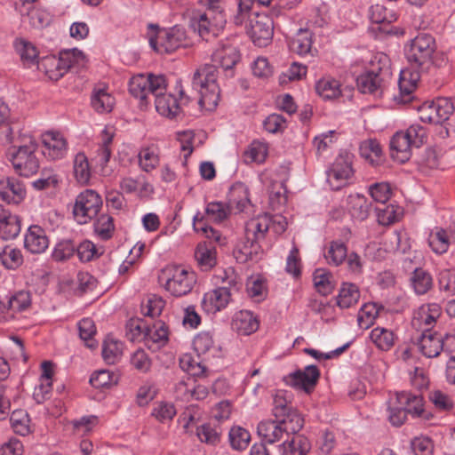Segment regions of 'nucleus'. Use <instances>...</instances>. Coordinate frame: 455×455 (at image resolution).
<instances>
[{
  "mask_svg": "<svg viewBox=\"0 0 455 455\" xmlns=\"http://www.w3.org/2000/svg\"><path fill=\"white\" fill-rule=\"evenodd\" d=\"M437 45L435 38L429 33L420 32L404 45V56L414 72L402 70L398 82L399 95L395 100L403 104L413 99L420 73H427L434 66Z\"/></svg>",
  "mask_w": 455,
  "mask_h": 455,
  "instance_id": "obj_1",
  "label": "nucleus"
},
{
  "mask_svg": "<svg viewBox=\"0 0 455 455\" xmlns=\"http://www.w3.org/2000/svg\"><path fill=\"white\" fill-rule=\"evenodd\" d=\"M176 91L179 98L172 93H165L166 80L163 75L139 74L132 77L129 83V92L140 100L141 105H148V96L155 98L156 111L166 117L175 118L181 112L182 105L189 101V97L184 92L180 83H177Z\"/></svg>",
  "mask_w": 455,
  "mask_h": 455,
  "instance_id": "obj_2",
  "label": "nucleus"
},
{
  "mask_svg": "<svg viewBox=\"0 0 455 455\" xmlns=\"http://www.w3.org/2000/svg\"><path fill=\"white\" fill-rule=\"evenodd\" d=\"M273 414L275 419L260 421L257 427L258 435L262 441L275 443L281 441L285 435L297 434L304 425V419L297 410L288 405L282 396L274 400Z\"/></svg>",
  "mask_w": 455,
  "mask_h": 455,
  "instance_id": "obj_3",
  "label": "nucleus"
},
{
  "mask_svg": "<svg viewBox=\"0 0 455 455\" xmlns=\"http://www.w3.org/2000/svg\"><path fill=\"white\" fill-rule=\"evenodd\" d=\"M217 73L215 65H205L196 70L192 80L193 89L197 91L200 96L199 105L208 111L215 109L220 99Z\"/></svg>",
  "mask_w": 455,
  "mask_h": 455,
  "instance_id": "obj_4",
  "label": "nucleus"
},
{
  "mask_svg": "<svg viewBox=\"0 0 455 455\" xmlns=\"http://www.w3.org/2000/svg\"><path fill=\"white\" fill-rule=\"evenodd\" d=\"M158 283L174 297L191 292L196 283V274L182 266L168 265L158 275Z\"/></svg>",
  "mask_w": 455,
  "mask_h": 455,
  "instance_id": "obj_5",
  "label": "nucleus"
},
{
  "mask_svg": "<svg viewBox=\"0 0 455 455\" xmlns=\"http://www.w3.org/2000/svg\"><path fill=\"white\" fill-rule=\"evenodd\" d=\"M37 143L32 137H25L21 145H13L8 150L9 159L14 171L20 176L30 177L40 167L36 152Z\"/></svg>",
  "mask_w": 455,
  "mask_h": 455,
  "instance_id": "obj_6",
  "label": "nucleus"
},
{
  "mask_svg": "<svg viewBox=\"0 0 455 455\" xmlns=\"http://www.w3.org/2000/svg\"><path fill=\"white\" fill-rule=\"evenodd\" d=\"M387 63V56L379 57L377 61L371 60V67L356 77V86L362 93H382L391 74Z\"/></svg>",
  "mask_w": 455,
  "mask_h": 455,
  "instance_id": "obj_7",
  "label": "nucleus"
},
{
  "mask_svg": "<svg viewBox=\"0 0 455 455\" xmlns=\"http://www.w3.org/2000/svg\"><path fill=\"white\" fill-rule=\"evenodd\" d=\"M426 139V132L419 124L411 125L406 131L395 132L390 140L393 159L404 163L411 156V147L419 148Z\"/></svg>",
  "mask_w": 455,
  "mask_h": 455,
  "instance_id": "obj_8",
  "label": "nucleus"
},
{
  "mask_svg": "<svg viewBox=\"0 0 455 455\" xmlns=\"http://www.w3.org/2000/svg\"><path fill=\"white\" fill-rule=\"evenodd\" d=\"M103 205L100 195L93 189H85L76 197L72 214L76 223L84 225L98 217Z\"/></svg>",
  "mask_w": 455,
  "mask_h": 455,
  "instance_id": "obj_9",
  "label": "nucleus"
},
{
  "mask_svg": "<svg viewBox=\"0 0 455 455\" xmlns=\"http://www.w3.org/2000/svg\"><path fill=\"white\" fill-rule=\"evenodd\" d=\"M148 28L157 30L156 36L149 39L150 46L156 52L172 53L178 48L187 45L186 30L180 26L160 29L157 25L149 24Z\"/></svg>",
  "mask_w": 455,
  "mask_h": 455,
  "instance_id": "obj_10",
  "label": "nucleus"
},
{
  "mask_svg": "<svg viewBox=\"0 0 455 455\" xmlns=\"http://www.w3.org/2000/svg\"><path fill=\"white\" fill-rule=\"evenodd\" d=\"M231 275L228 272L225 271L226 278H223V283L228 286H221L206 292L204 296L202 306L205 312L208 314H214L225 308L230 301L231 291L238 289L236 277L234 276V271L230 270Z\"/></svg>",
  "mask_w": 455,
  "mask_h": 455,
  "instance_id": "obj_11",
  "label": "nucleus"
},
{
  "mask_svg": "<svg viewBox=\"0 0 455 455\" xmlns=\"http://www.w3.org/2000/svg\"><path fill=\"white\" fill-rule=\"evenodd\" d=\"M74 52H61L59 57L48 55L40 59L37 62V68L44 73L48 79L58 81L60 79L74 64Z\"/></svg>",
  "mask_w": 455,
  "mask_h": 455,
  "instance_id": "obj_12",
  "label": "nucleus"
},
{
  "mask_svg": "<svg viewBox=\"0 0 455 455\" xmlns=\"http://www.w3.org/2000/svg\"><path fill=\"white\" fill-rule=\"evenodd\" d=\"M247 32L255 45L267 46L273 38L274 21L266 13L255 12L249 18Z\"/></svg>",
  "mask_w": 455,
  "mask_h": 455,
  "instance_id": "obj_13",
  "label": "nucleus"
},
{
  "mask_svg": "<svg viewBox=\"0 0 455 455\" xmlns=\"http://www.w3.org/2000/svg\"><path fill=\"white\" fill-rule=\"evenodd\" d=\"M190 22L192 28L203 39L208 41L211 37L218 35L225 24L226 19L224 14L211 15L209 12H204L194 15Z\"/></svg>",
  "mask_w": 455,
  "mask_h": 455,
  "instance_id": "obj_14",
  "label": "nucleus"
},
{
  "mask_svg": "<svg viewBox=\"0 0 455 455\" xmlns=\"http://www.w3.org/2000/svg\"><path fill=\"white\" fill-rule=\"evenodd\" d=\"M320 371L316 365H307L303 370H297L285 377L286 383L296 388L311 394L319 380Z\"/></svg>",
  "mask_w": 455,
  "mask_h": 455,
  "instance_id": "obj_15",
  "label": "nucleus"
},
{
  "mask_svg": "<svg viewBox=\"0 0 455 455\" xmlns=\"http://www.w3.org/2000/svg\"><path fill=\"white\" fill-rule=\"evenodd\" d=\"M352 175V163L348 156H339L327 171V181L331 189L339 190L348 183Z\"/></svg>",
  "mask_w": 455,
  "mask_h": 455,
  "instance_id": "obj_16",
  "label": "nucleus"
},
{
  "mask_svg": "<svg viewBox=\"0 0 455 455\" xmlns=\"http://www.w3.org/2000/svg\"><path fill=\"white\" fill-rule=\"evenodd\" d=\"M241 55L238 49L229 44L220 45L212 53V60L226 72V76H234V67L240 61Z\"/></svg>",
  "mask_w": 455,
  "mask_h": 455,
  "instance_id": "obj_17",
  "label": "nucleus"
},
{
  "mask_svg": "<svg viewBox=\"0 0 455 455\" xmlns=\"http://www.w3.org/2000/svg\"><path fill=\"white\" fill-rule=\"evenodd\" d=\"M42 142L43 154L50 160H60L66 156L68 144L61 134L48 132L43 135Z\"/></svg>",
  "mask_w": 455,
  "mask_h": 455,
  "instance_id": "obj_18",
  "label": "nucleus"
},
{
  "mask_svg": "<svg viewBox=\"0 0 455 455\" xmlns=\"http://www.w3.org/2000/svg\"><path fill=\"white\" fill-rule=\"evenodd\" d=\"M14 8L22 17V20H28L33 28H41L49 23L48 12L36 8L35 3L14 2Z\"/></svg>",
  "mask_w": 455,
  "mask_h": 455,
  "instance_id": "obj_19",
  "label": "nucleus"
},
{
  "mask_svg": "<svg viewBox=\"0 0 455 455\" xmlns=\"http://www.w3.org/2000/svg\"><path fill=\"white\" fill-rule=\"evenodd\" d=\"M442 307L437 303H428L420 306L414 313L412 324L414 326H424L423 331H431V327L442 315Z\"/></svg>",
  "mask_w": 455,
  "mask_h": 455,
  "instance_id": "obj_20",
  "label": "nucleus"
},
{
  "mask_svg": "<svg viewBox=\"0 0 455 455\" xmlns=\"http://www.w3.org/2000/svg\"><path fill=\"white\" fill-rule=\"evenodd\" d=\"M26 196L25 186L15 178L0 180V199L7 204H18Z\"/></svg>",
  "mask_w": 455,
  "mask_h": 455,
  "instance_id": "obj_21",
  "label": "nucleus"
},
{
  "mask_svg": "<svg viewBox=\"0 0 455 455\" xmlns=\"http://www.w3.org/2000/svg\"><path fill=\"white\" fill-rule=\"evenodd\" d=\"M193 347L197 355L206 360L222 356L221 347L214 343L212 335L208 331L199 332L194 338Z\"/></svg>",
  "mask_w": 455,
  "mask_h": 455,
  "instance_id": "obj_22",
  "label": "nucleus"
},
{
  "mask_svg": "<svg viewBox=\"0 0 455 455\" xmlns=\"http://www.w3.org/2000/svg\"><path fill=\"white\" fill-rule=\"evenodd\" d=\"M24 246L31 253L44 252L49 246V240L44 229L37 225L30 226L25 235Z\"/></svg>",
  "mask_w": 455,
  "mask_h": 455,
  "instance_id": "obj_23",
  "label": "nucleus"
},
{
  "mask_svg": "<svg viewBox=\"0 0 455 455\" xmlns=\"http://www.w3.org/2000/svg\"><path fill=\"white\" fill-rule=\"evenodd\" d=\"M20 230V218L0 205V237L3 240L14 239Z\"/></svg>",
  "mask_w": 455,
  "mask_h": 455,
  "instance_id": "obj_24",
  "label": "nucleus"
},
{
  "mask_svg": "<svg viewBox=\"0 0 455 455\" xmlns=\"http://www.w3.org/2000/svg\"><path fill=\"white\" fill-rule=\"evenodd\" d=\"M271 219L268 215L258 216L248 220L244 227V235L247 239H251L260 244L265 239L270 228Z\"/></svg>",
  "mask_w": 455,
  "mask_h": 455,
  "instance_id": "obj_25",
  "label": "nucleus"
},
{
  "mask_svg": "<svg viewBox=\"0 0 455 455\" xmlns=\"http://www.w3.org/2000/svg\"><path fill=\"white\" fill-rule=\"evenodd\" d=\"M261 252V245L251 239H247L245 235L237 242L233 251L235 259L240 263L258 260Z\"/></svg>",
  "mask_w": 455,
  "mask_h": 455,
  "instance_id": "obj_26",
  "label": "nucleus"
},
{
  "mask_svg": "<svg viewBox=\"0 0 455 455\" xmlns=\"http://www.w3.org/2000/svg\"><path fill=\"white\" fill-rule=\"evenodd\" d=\"M168 341V329L162 321H157L152 325H148L144 334L145 345L149 349H158Z\"/></svg>",
  "mask_w": 455,
  "mask_h": 455,
  "instance_id": "obj_27",
  "label": "nucleus"
},
{
  "mask_svg": "<svg viewBox=\"0 0 455 455\" xmlns=\"http://www.w3.org/2000/svg\"><path fill=\"white\" fill-rule=\"evenodd\" d=\"M443 335L438 332L423 331L418 340L420 352L428 358L437 357L443 351Z\"/></svg>",
  "mask_w": 455,
  "mask_h": 455,
  "instance_id": "obj_28",
  "label": "nucleus"
},
{
  "mask_svg": "<svg viewBox=\"0 0 455 455\" xmlns=\"http://www.w3.org/2000/svg\"><path fill=\"white\" fill-rule=\"evenodd\" d=\"M259 323L257 317L249 310L237 312L232 320V328L239 334L250 335L259 328Z\"/></svg>",
  "mask_w": 455,
  "mask_h": 455,
  "instance_id": "obj_29",
  "label": "nucleus"
},
{
  "mask_svg": "<svg viewBox=\"0 0 455 455\" xmlns=\"http://www.w3.org/2000/svg\"><path fill=\"white\" fill-rule=\"evenodd\" d=\"M216 248L211 241L197 244L195 250V259L201 270L209 271L216 265Z\"/></svg>",
  "mask_w": 455,
  "mask_h": 455,
  "instance_id": "obj_30",
  "label": "nucleus"
},
{
  "mask_svg": "<svg viewBox=\"0 0 455 455\" xmlns=\"http://www.w3.org/2000/svg\"><path fill=\"white\" fill-rule=\"evenodd\" d=\"M13 47L24 67L30 68L36 64L37 65L39 52L34 44L24 38H16L13 42Z\"/></svg>",
  "mask_w": 455,
  "mask_h": 455,
  "instance_id": "obj_31",
  "label": "nucleus"
},
{
  "mask_svg": "<svg viewBox=\"0 0 455 455\" xmlns=\"http://www.w3.org/2000/svg\"><path fill=\"white\" fill-rule=\"evenodd\" d=\"M228 201L230 208L235 206L238 212H243L251 203L248 188L243 182H235L229 188Z\"/></svg>",
  "mask_w": 455,
  "mask_h": 455,
  "instance_id": "obj_32",
  "label": "nucleus"
},
{
  "mask_svg": "<svg viewBox=\"0 0 455 455\" xmlns=\"http://www.w3.org/2000/svg\"><path fill=\"white\" fill-rule=\"evenodd\" d=\"M311 449L309 440L300 435H292L290 440L283 442L280 447L282 455H307Z\"/></svg>",
  "mask_w": 455,
  "mask_h": 455,
  "instance_id": "obj_33",
  "label": "nucleus"
},
{
  "mask_svg": "<svg viewBox=\"0 0 455 455\" xmlns=\"http://www.w3.org/2000/svg\"><path fill=\"white\" fill-rule=\"evenodd\" d=\"M395 403L402 404L410 414L419 417L423 412V397L419 394L407 391L395 393Z\"/></svg>",
  "mask_w": 455,
  "mask_h": 455,
  "instance_id": "obj_34",
  "label": "nucleus"
},
{
  "mask_svg": "<svg viewBox=\"0 0 455 455\" xmlns=\"http://www.w3.org/2000/svg\"><path fill=\"white\" fill-rule=\"evenodd\" d=\"M411 286L417 295H424L433 288L431 274L422 267H416L410 277Z\"/></svg>",
  "mask_w": 455,
  "mask_h": 455,
  "instance_id": "obj_35",
  "label": "nucleus"
},
{
  "mask_svg": "<svg viewBox=\"0 0 455 455\" xmlns=\"http://www.w3.org/2000/svg\"><path fill=\"white\" fill-rule=\"evenodd\" d=\"M91 105L92 108L100 113H109L115 105V98L104 88H95L91 97Z\"/></svg>",
  "mask_w": 455,
  "mask_h": 455,
  "instance_id": "obj_36",
  "label": "nucleus"
},
{
  "mask_svg": "<svg viewBox=\"0 0 455 455\" xmlns=\"http://www.w3.org/2000/svg\"><path fill=\"white\" fill-rule=\"evenodd\" d=\"M0 261L9 270H16L23 264L21 251L12 244H6L0 249Z\"/></svg>",
  "mask_w": 455,
  "mask_h": 455,
  "instance_id": "obj_37",
  "label": "nucleus"
},
{
  "mask_svg": "<svg viewBox=\"0 0 455 455\" xmlns=\"http://www.w3.org/2000/svg\"><path fill=\"white\" fill-rule=\"evenodd\" d=\"M349 212L351 216L357 220H364L368 218L371 203L367 198L359 194L350 195L347 198Z\"/></svg>",
  "mask_w": 455,
  "mask_h": 455,
  "instance_id": "obj_38",
  "label": "nucleus"
},
{
  "mask_svg": "<svg viewBox=\"0 0 455 455\" xmlns=\"http://www.w3.org/2000/svg\"><path fill=\"white\" fill-rule=\"evenodd\" d=\"M231 213V209L228 204L219 201L210 202L206 204L204 214V221H212L214 223H221L226 220Z\"/></svg>",
  "mask_w": 455,
  "mask_h": 455,
  "instance_id": "obj_39",
  "label": "nucleus"
},
{
  "mask_svg": "<svg viewBox=\"0 0 455 455\" xmlns=\"http://www.w3.org/2000/svg\"><path fill=\"white\" fill-rule=\"evenodd\" d=\"M360 299V291L355 283H342L337 296V305L340 308H348L355 305Z\"/></svg>",
  "mask_w": 455,
  "mask_h": 455,
  "instance_id": "obj_40",
  "label": "nucleus"
},
{
  "mask_svg": "<svg viewBox=\"0 0 455 455\" xmlns=\"http://www.w3.org/2000/svg\"><path fill=\"white\" fill-rule=\"evenodd\" d=\"M193 228L195 231L201 232L209 240L223 245L226 243V238L222 236L219 230L214 229L204 221V216L201 212H196L193 218Z\"/></svg>",
  "mask_w": 455,
  "mask_h": 455,
  "instance_id": "obj_41",
  "label": "nucleus"
},
{
  "mask_svg": "<svg viewBox=\"0 0 455 455\" xmlns=\"http://www.w3.org/2000/svg\"><path fill=\"white\" fill-rule=\"evenodd\" d=\"M314 284L316 291L323 295L327 296L332 292L335 287V283L332 274L324 269L317 268L313 274Z\"/></svg>",
  "mask_w": 455,
  "mask_h": 455,
  "instance_id": "obj_42",
  "label": "nucleus"
},
{
  "mask_svg": "<svg viewBox=\"0 0 455 455\" xmlns=\"http://www.w3.org/2000/svg\"><path fill=\"white\" fill-rule=\"evenodd\" d=\"M315 91L323 100L337 99L341 94L339 82L331 77L320 79L315 84Z\"/></svg>",
  "mask_w": 455,
  "mask_h": 455,
  "instance_id": "obj_43",
  "label": "nucleus"
},
{
  "mask_svg": "<svg viewBox=\"0 0 455 455\" xmlns=\"http://www.w3.org/2000/svg\"><path fill=\"white\" fill-rule=\"evenodd\" d=\"M80 339L90 349H95L98 347V341L94 339L96 335V326L92 318L86 317L80 320L77 323Z\"/></svg>",
  "mask_w": 455,
  "mask_h": 455,
  "instance_id": "obj_44",
  "label": "nucleus"
},
{
  "mask_svg": "<svg viewBox=\"0 0 455 455\" xmlns=\"http://www.w3.org/2000/svg\"><path fill=\"white\" fill-rule=\"evenodd\" d=\"M291 52L299 55L307 54L312 47V34L307 29H299L289 43Z\"/></svg>",
  "mask_w": 455,
  "mask_h": 455,
  "instance_id": "obj_45",
  "label": "nucleus"
},
{
  "mask_svg": "<svg viewBox=\"0 0 455 455\" xmlns=\"http://www.w3.org/2000/svg\"><path fill=\"white\" fill-rule=\"evenodd\" d=\"M124 344L113 338L108 337L102 345V357L108 364L117 363L123 355Z\"/></svg>",
  "mask_w": 455,
  "mask_h": 455,
  "instance_id": "obj_46",
  "label": "nucleus"
},
{
  "mask_svg": "<svg viewBox=\"0 0 455 455\" xmlns=\"http://www.w3.org/2000/svg\"><path fill=\"white\" fill-rule=\"evenodd\" d=\"M370 338L378 348L388 351L395 344V334L391 330L376 327L371 330Z\"/></svg>",
  "mask_w": 455,
  "mask_h": 455,
  "instance_id": "obj_47",
  "label": "nucleus"
},
{
  "mask_svg": "<svg viewBox=\"0 0 455 455\" xmlns=\"http://www.w3.org/2000/svg\"><path fill=\"white\" fill-rule=\"evenodd\" d=\"M396 13L391 8V4H376L370 8V19L373 23L387 22L389 24L396 20Z\"/></svg>",
  "mask_w": 455,
  "mask_h": 455,
  "instance_id": "obj_48",
  "label": "nucleus"
},
{
  "mask_svg": "<svg viewBox=\"0 0 455 455\" xmlns=\"http://www.w3.org/2000/svg\"><path fill=\"white\" fill-rule=\"evenodd\" d=\"M427 241L432 251L439 255L445 253L450 247V238L443 228H436L429 234Z\"/></svg>",
  "mask_w": 455,
  "mask_h": 455,
  "instance_id": "obj_49",
  "label": "nucleus"
},
{
  "mask_svg": "<svg viewBox=\"0 0 455 455\" xmlns=\"http://www.w3.org/2000/svg\"><path fill=\"white\" fill-rule=\"evenodd\" d=\"M347 254V247L345 243L336 240L330 243L325 259L330 265L338 267L346 260Z\"/></svg>",
  "mask_w": 455,
  "mask_h": 455,
  "instance_id": "obj_50",
  "label": "nucleus"
},
{
  "mask_svg": "<svg viewBox=\"0 0 455 455\" xmlns=\"http://www.w3.org/2000/svg\"><path fill=\"white\" fill-rule=\"evenodd\" d=\"M267 156V146L266 143L253 140L247 150L243 153L244 162L246 164L257 163L262 164L265 162Z\"/></svg>",
  "mask_w": 455,
  "mask_h": 455,
  "instance_id": "obj_51",
  "label": "nucleus"
},
{
  "mask_svg": "<svg viewBox=\"0 0 455 455\" xmlns=\"http://www.w3.org/2000/svg\"><path fill=\"white\" fill-rule=\"evenodd\" d=\"M376 303H366L359 310L357 315L358 325L362 329H368L373 323L379 314V309Z\"/></svg>",
  "mask_w": 455,
  "mask_h": 455,
  "instance_id": "obj_52",
  "label": "nucleus"
},
{
  "mask_svg": "<svg viewBox=\"0 0 455 455\" xmlns=\"http://www.w3.org/2000/svg\"><path fill=\"white\" fill-rule=\"evenodd\" d=\"M29 422L28 414L24 410H16L10 417V423L13 431L23 436L30 433Z\"/></svg>",
  "mask_w": 455,
  "mask_h": 455,
  "instance_id": "obj_53",
  "label": "nucleus"
},
{
  "mask_svg": "<svg viewBox=\"0 0 455 455\" xmlns=\"http://www.w3.org/2000/svg\"><path fill=\"white\" fill-rule=\"evenodd\" d=\"M229 443L234 450H245L251 441V434L245 428L235 426L228 434Z\"/></svg>",
  "mask_w": 455,
  "mask_h": 455,
  "instance_id": "obj_54",
  "label": "nucleus"
},
{
  "mask_svg": "<svg viewBox=\"0 0 455 455\" xmlns=\"http://www.w3.org/2000/svg\"><path fill=\"white\" fill-rule=\"evenodd\" d=\"M74 174L77 182L87 184L91 178V169L87 156L84 153H78L74 159Z\"/></svg>",
  "mask_w": 455,
  "mask_h": 455,
  "instance_id": "obj_55",
  "label": "nucleus"
},
{
  "mask_svg": "<svg viewBox=\"0 0 455 455\" xmlns=\"http://www.w3.org/2000/svg\"><path fill=\"white\" fill-rule=\"evenodd\" d=\"M94 232L102 240H108L112 237L115 231L114 219L108 214H101L93 224Z\"/></svg>",
  "mask_w": 455,
  "mask_h": 455,
  "instance_id": "obj_56",
  "label": "nucleus"
},
{
  "mask_svg": "<svg viewBox=\"0 0 455 455\" xmlns=\"http://www.w3.org/2000/svg\"><path fill=\"white\" fill-rule=\"evenodd\" d=\"M360 155L372 164L377 163L382 154L380 144L376 140H367L360 144Z\"/></svg>",
  "mask_w": 455,
  "mask_h": 455,
  "instance_id": "obj_57",
  "label": "nucleus"
},
{
  "mask_svg": "<svg viewBox=\"0 0 455 455\" xmlns=\"http://www.w3.org/2000/svg\"><path fill=\"white\" fill-rule=\"evenodd\" d=\"M76 252V244L72 240L59 242L52 251V259L56 261H64L70 259Z\"/></svg>",
  "mask_w": 455,
  "mask_h": 455,
  "instance_id": "obj_58",
  "label": "nucleus"
},
{
  "mask_svg": "<svg viewBox=\"0 0 455 455\" xmlns=\"http://www.w3.org/2000/svg\"><path fill=\"white\" fill-rule=\"evenodd\" d=\"M196 435L201 442L207 444L216 445L220 441V432L209 423L198 427Z\"/></svg>",
  "mask_w": 455,
  "mask_h": 455,
  "instance_id": "obj_59",
  "label": "nucleus"
},
{
  "mask_svg": "<svg viewBox=\"0 0 455 455\" xmlns=\"http://www.w3.org/2000/svg\"><path fill=\"white\" fill-rule=\"evenodd\" d=\"M30 303V293L27 291H19L9 299L8 309L12 312H20L27 309Z\"/></svg>",
  "mask_w": 455,
  "mask_h": 455,
  "instance_id": "obj_60",
  "label": "nucleus"
},
{
  "mask_svg": "<svg viewBox=\"0 0 455 455\" xmlns=\"http://www.w3.org/2000/svg\"><path fill=\"white\" fill-rule=\"evenodd\" d=\"M438 124L449 119L450 116L455 111L453 99L440 97L434 100Z\"/></svg>",
  "mask_w": 455,
  "mask_h": 455,
  "instance_id": "obj_61",
  "label": "nucleus"
},
{
  "mask_svg": "<svg viewBox=\"0 0 455 455\" xmlns=\"http://www.w3.org/2000/svg\"><path fill=\"white\" fill-rule=\"evenodd\" d=\"M180 366L188 374L194 377L204 376L205 367L201 363L196 362L191 355L185 354L180 358Z\"/></svg>",
  "mask_w": 455,
  "mask_h": 455,
  "instance_id": "obj_62",
  "label": "nucleus"
},
{
  "mask_svg": "<svg viewBox=\"0 0 455 455\" xmlns=\"http://www.w3.org/2000/svg\"><path fill=\"white\" fill-rule=\"evenodd\" d=\"M388 419L393 426H402L409 411L402 404L395 403V398H391L388 405Z\"/></svg>",
  "mask_w": 455,
  "mask_h": 455,
  "instance_id": "obj_63",
  "label": "nucleus"
},
{
  "mask_svg": "<svg viewBox=\"0 0 455 455\" xmlns=\"http://www.w3.org/2000/svg\"><path fill=\"white\" fill-rule=\"evenodd\" d=\"M175 415L176 409L174 405L167 402L157 403L152 411V416L162 423L171 421Z\"/></svg>",
  "mask_w": 455,
  "mask_h": 455,
  "instance_id": "obj_64",
  "label": "nucleus"
}]
</instances>
